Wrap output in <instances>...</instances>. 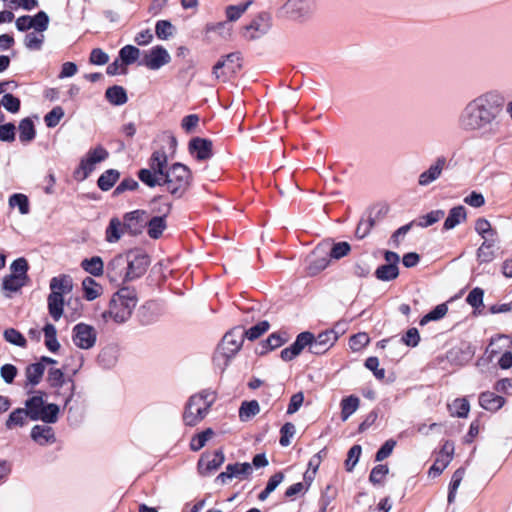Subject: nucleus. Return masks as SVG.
<instances>
[{"label": "nucleus", "instance_id": "nucleus-1", "mask_svg": "<svg viewBox=\"0 0 512 512\" xmlns=\"http://www.w3.org/2000/svg\"><path fill=\"white\" fill-rule=\"evenodd\" d=\"M504 97L495 90L484 92L469 100L457 117V125L465 133L490 139L499 134L500 115Z\"/></svg>", "mask_w": 512, "mask_h": 512}, {"label": "nucleus", "instance_id": "nucleus-2", "mask_svg": "<svg viewBox=\"0 0 512 512\" xmlns=\"http://www.w3.org/2000/svg\"><path fill=\"white\" fill-rule=\"evenodd\" d=\"M137 302L135 289L123 287L112 296L109 308L102 313V318L105 322L113 320L115 323H124L131 317Z\"/></svg>", "mask_w": 512, "mask_h": 512}, {"label": "nucleus", "instance_id": "nucleus-3", "mask_svg": "<svg viewBox=\"0 0 512 512\" xmlns=\"http://www.w3.org/2000/svg\"><path fill=\"white\" fill-rule=\"evenodd\" d=\"M168 168V156L165 150L158 149L148 159V167L140 169L137 176L144 185L154 188L163 185Z\"/></svg>", "mask_w": 512, "mask_h": 512}, {"label": "nucleus", "instance_id": "nucleus-4", "mask_svg": "<svg viewBox=\"0 0 512 512\" xmlns=\"http://www.w3.org/2000/svg\"><path fill=\"white\" fill-rule=\"evenodd\" d=\"M215 400L216 396L210 390H203L192 395L183 413L184 423L188 426H196L206 417Z\"/></svg>", "mask_w": 512, "mask_h": 512}, {"label": "nucleus", "instance_id": "nucleus-5", "mask_svg": "<svg viewBox=\"0 0 512 512\" xmlns=\"http://www.w3.org/2000/svg\"><path fill=\"white\" fill-rule=\"evenodd\" d=\"M192 173L190 169L179 162L169 166L165 175L163 185H166L167 191L175 198H181L190 186Z\"/></svg>", "mask_w": 512, "mask_h": 512}, {"label": "nucleus", "instance_id": "nucleus-6", "mask_svg": "<svg viewBox=\"0 0 512 512\" xmlns=\"http://www.w3.org/2000/svg\"><path fill=\"white\" fill-rule=\"evenodd\" d=\"M272 27V16L268 12L258 13L249 24L241 28L240 35L246 41H256L268 34Z\"/></svg>", "mask_w": 512, "mask_h": 512}, {"label": "nucleus", "instance_id": "nucleus-7", "mask_svg": "<svg viewBox=\"0 0 512 512\" xmlns=\"http://www.w3.org/2000/svg\"><path fill=\"white\" fill-rule=\"evenodd\" d=\"M109 156L108 151L102 146L90 149L86 156L81 159L78 168L74 172L77 180L86 179L94 170L95 165L106 160Z\"/></svg>", "mask_w": 512, "mask_h": 512}, {"label": "nucleus", "instance_id": "nucleus-8", "mask_svg": "<svg viewBox=\"0 0 512 512\" xmlns=\"http://www.w3.org/2000/svg\"><path fill=\"white\" fill-rule=\"evenodd\" d=\"M128 264L124 254L116 255L112 258L106 267V275L111 283L121 285L129 282V271L127 270Z\"/></svg>", "mask_w": 512, "mask_h": 512}, {"label": "nucleus", "instance_id": "nucleus-9", "mask_svg": "<svg viewBox=\"0 0 512 512\" xmlns=\"http://www.w3.org/2000/svg\"><path fill=\"white\" fill-rule=\"evenodd\" d=\"M244 342V333L240 330H232L224 335L218 346L217 353L227 360L232 358L241 349Z\"/></svg>", "mask_w": 512, "mask_h": 512}, {"label": "nucleus", "instance_id": "nucleus-10", "mask_svg": "<svg viewBox=\"0 0 512 512\" xmlns=\"http://www.w3.org/2000/svg\"><path fill=\"white\" fill-rule=\"evenodd\" d=\"M72 340L78 348L88 350L94 347L97 340V332L93 326L79 323L73 328Z\"/></svg>", "mask_w": 512, "mask_h": 512}, {"label": "nucleus", "instance_id": "nucleus-11", "mask_svg": "<svg viewBox=\"0 0 512 512\" xmlns=\"http://www.w3.org/2000/svg\"><path fill=\"white\" fill-rule=\"evenodd\" d=\"M127 270L129 271V280L133 281L145 274L150 261L149 257L139 251H129L124 254Z\"/></svg>", "mask_w": 512, "mask_h": 512}, {"label": "nucleus", "instance_id": "nucleus-12", "mask_svg": "<svg viewBox=\"0 0 512 512\" xmlns=\"http://www.w3.org/2000/svg\"><path fill=\"white\" fill-rule=\"evenodd\" d=\"M171 61L168 51L161 45L154 46L145 52L140 65H144L150 70H158Z\"/></svg>", "mask_w": 512, "mask_h": 512}, {"label": "nucleus", "instance_id": "nucleus-13", "mask_svg": "<svg viewBox=\"0 0 512 512\" xmlns=\"http://www.w3.org/2000/svg\"><path fill=\"white\" fill-rule=\"evenodd\" d=\"M330 264V258L327 252V245L320 244L318 245L313 252L310 254L308 258V266L307 271L309 275H317L324 269H326Z\"/></svg>", "mask_w": 512, "mask_h": 512}, {"label": "nucleus", "instance_id": "nucleus-14", "mask_svg": "<svg viewBox=\"0 0 512 512\" xmlns=\"http://www.w3.org/2000/svg\"><path fill=\"white\" fill-rule=\"evenodd\" d=\"M225 461L222 450L204 453L198 461V471L201 475H208L216 471Z\"/></svg>", "mask_w": 512, "mask_h": 512}, {"label": "nucleus", "instance_id": "nucleus-15", "mask_svg": "<svg viewBox=\"0 0 512 512\" xmlns=\"http://www.w3.org/2000/svg\"><path fill=\"white\" fill-rule=\"evenodd\" d=\"M454 454V443L445 441L434 464L429 469V475L432 477L439 476L449 465Z\"/></svg>", "mask_w": 512, "mask_h": 512}, {"label": "nucleus", "instance_id": "nucleus-16", "mask_svg": "<svg viewBox=\"0 0 512 512\" xmlns=\"http://www.w3.org/2000/svg\"><path fill=\"white\" fill-rule=\"evenodd\" d=\"M212 141L206 138L194 137L189 141L188 151L198 161H205L212 157Z\"/></svg>", "mask_w": 512, "mask_h": 512}, {"label": "nucleus", "instance_id": "nucleus-17", "mask_svg": "<svg viewBox=\"0 0 512 512\" xmlns=\"http://www.w3.org/2000/svg\"><path fill=\"white\" fill-rule=\"evenodd\" d=\"M338 335L334 330L321 332L315 337L310 346V352L315 355L326 353L337 341Z\"/></svg>", "mask_w": 512, "mask_h": 512}, {"label": "nucleus", "instance_id": "nucleus-18", "mask_svg": "<svg viewBox=\"0 0 512 512\" xmlns=\"http://www.w3.org/2000/svg\"><path fill=\"white\" fill-rule=\"evenodd\" d=\"M446 165L447 159L444 156L437 157L429 168L419 175L418 184L420 186H428L439 179Z\"/></svg>", "mask_w": 512, "mask_h": 512}, {"label": "nucleus", "instance_id": "nucleus-19", "mask_svg": "<svg viewBox=\"0 0 512 512\" xmlns=\"http://www.w3.org/2000/svg\"><path fill=\"white\" fill-rule=\"evenodd\" d=\"M285 9L293 18L300 19L309 16L314 11L313 0H288Z\"/></svg>", "mask_w": 512, "mask_h": 512}, {"label": "nucleus", "instance_id": "nucleus-20", "mask_svg": "<svg viewBox=\"0 0 512 512\" xmlns=\"http://www.w3.org/2000/svg\"><path fill=\"white\" fill-rule=\"evenodd\" d=\"M31 438L39 445H47L55 442L53 428L47 425H35L31 430Z\"/></svg>", "mask_w": 512, "mask_h": 512}, {"label": "nucleus", "instance_id": "nucleus-21", "mask_svg": "<svg viewBox=\"0 0 512 512\" xmlns=\"http://www.w3.org/2000/svg\"><path fill=\"white\" fill-rule=\"evenodd\" d=\"M49 288L51 293L64 296L65 294L70 293L73 289L72 278L66 274L55 276L50 280Z\"/></svg>", "mask_w": 512, "mask_h": 512}, {"label": "nucleus", "instance_id": "nucleus-22", "mask_svg": "<svg viewBox=\"0 0 512 512\" xmlns=\"http://www.w3.org/2000/svg\"><path fill=\"white\" fill-rule=\"evenodd\" d=\"M479 404L483 409L494 412L503 407L505 399L502 396L487 391L480 394Z\"/></svg>", "mask_w": 512, "mask_h": 512}, {"label": "nucleus", "instance_id": "nucleus-23", "mask_svg": "<svg viewBox=\"0 0 512 512\" xmlns=\"http://www.w3.org/2000/svg\"><path fill=\"white\" fill-rule=\"evenodd\" d=\"M81 268L92 276L99 277L104 273V263L101 257L93 256L81 261Z\"/></svg>", "mask_w": 512, "mask_h": 512}, {"label": "nucleus", "instance_id": "nucleus-24", "mask_svg": "<svg viewBox=\"0 0 512 512\" xmlns=\"http://www.w3.org/2000/svg\"><path fill=\"white\" fill-rule=\"evenodd\" d=\"M48 311L54 321H58L63 315L64 296L50 293L47 298Z\"/></svg>", "mask_w": 512, "mask_h": 512}, {"label": "nucleus", "instance_id": "nucleus-25", "mask_svg": "<svg viewBox=\"0 0 512 512\" xmlns=\"http://www.w3.org/2000/svg\"><path fill=\"white\" fill-rule=\"evenodd\" d=\"M498 241H494V238H489L487 241H483L481 246L477 250V259L480 263H489L495 258V244Z\"/></svg>", "mask_w": 512, "mask_h": 512}, {"label": "nucleus", "instance_id": "nucleus-26", "mask_svg": "<svg viewBox=\"0 0 512 512\" xmlns=\"http://www.w3.org/2000/svg\"><path fill=\"white\" fill-rule=\"evenodd\" d=\"M466 209L463 206H456L452 208L448 214V217L444 221V229L450 230L455 228L457 225L465 221Z\"/></svg>", "mask_w": 512, "mask_h": 512}, {"label": "nucleus", "instance_id": "nucleus-27", "mask_svg": "<svg viewBox=\"0 0 512 512\" xmlns=\"http://www.w3.org/2000/svg\"><path fill=\"white\" fill-rule=\"evenodd\" d=\"M106 99L113 105L120 106L127 102L128 97L122 86H112L106 90Z\"/></svg>", "mask_w": 512, "mask_h": 512}, {"label": "nucleus", "instance_id": "nucleus-28", "mask_svg": "<svg viewBox=\"0 0 512 512\" xmlns=\"http://www.w3.org/2000/svg\"><path fill=\"white\" fill-rule=\"evenodd\" d=\"M511 346L512 339L509 336L498 335L497 337L491 339L487 351L490 353V356L493 357L500 353L502 349H509Z\"/></svg>", "mask_w": 512, "mask_h": 512}, {"label": "nucleus", "instance_id": "nucleus-29", "mask_svg": "<svg viewBox=\"0 0 512 512\" xmlns=\"http://www.w3.org/2000/svg\"><path fill=\"white\" fill-rule=\"evenodd\" d=\"M340 405L341 419L346 421L359 408L360 399L357 396L350 395L343 398Z\"/></svg>", "mask_w": 512, "mask_h": 512}, {"label": "nucleus", "instance_id": "nucleus-30", "mask_svg": "<svg viewBox=\"0 0 512 512\" xmlns=\"http://www.w3.org/2000/svg\"><path fill=\"white\" fill-rule=\"evenodd\" d=\"M44 405V400L42 396H33L26 400L25 402V410L32 420H39L41 418L42 406Z\"/></svg>", "mask_w": 512, "mask_h": 512}, {"label": "nucleus", "instance_id": "nucleus-31", "mask_svg": "<svg viewBox=\"0 0 512 512\" xmlns=\"http://www.w3.org/2000/svg\"><path fill=\"white\" fill-rule=\"evenodd\" d=\"M36 135L34 123L30 118H24L19 123V140L22 143L31 142Z\"/></svg>", "mask_w": 512, "mask_h": 512}, {"label": "nucleus", "instance_id": "nucleus-32", "mask_svg": "<svg viewBox=\"0 0 512 512\" xmlns=\"http://www.w3.org/2000/svg\"><path fill=\"white\" fill-rule=\"evenodd\" d=\"M120 177V173L116 169H109L102 173L98 178V187L103 191L110 190Z\"/></svg>", "mask_w": 512, "mask_h": 512}, {"label": "nucleus", "instance_id": "nucleus-33", "mask_svg": "<svg viewBox=\"0 0 512 512\" xmlns=\"http://www.w3.org/2000/svg\"><path fill=\"white\" fill-rule=\"evenodd\" d=\"M84 297L88 301H93L100 296L102 287L91 277H86L82 281Z\"/></svg>", "mask_w": 512, "mask_h": 512}, {"label": "nucleus", "instance_id": "nucleus-34", "mask_svg": "<svg viewBox=\"0 0 512 512\" xmlns=\"http://www.w3.org/2000/svg\"><path fill=\"white\" fill-rule=\"evenodd\" d=\"M165 216H155L148 222V235L153 239H158L166 229Z\"/></svg>", "mask_w": 512, "mask_h": 512}, {"label": "nucleus", "instance_id": "nucleus-35", "mask_svg": "<svg viewBox=\"0 0 512 512\" xmlns=\"http://www.w3.org/2000/svg\"><path fill=\"white\" fill-rule=\"evenodd\" d=\"M45 336V345L51 352H57L60 348V343L57 340V331L54 325L47 323L43 328Z\"/></svg>", "mask_w": 512, "mask_h": 512}, {"label": "nucleus", "instance_id": "nucleus-36", "mask_svg": "<svg viewBox=\"0 0 512 512\" xmlns=\"http://www.w3.org/2000/svg\"><path fill=\"white\" fill-rule=\"evenodd\" d=\"M476 232L481 235L484 241H487L489 238H494V241H498V233L496 230L492 229L490 222L487 219L480 218L475 223Z\"/></svg>", "mask_w": 512, "mask_h": 512}, {"label": "nucleus", "instance_id": "nucleus-37", "mask_svg": "<svg viewBox=\"0 0 512 512\" xmlns=\"http://www.w3.org/2000/svg\"><path fill=\"white\" fill-rule=\"evenodd\" d=\"M141 51L133 45H126L119 51V57L122 64L128 66L133 64L140 57Z\"/></svg>", "mask_w": 512, "mask_h": 512}, {"label": "nucleus", "instance_id": "nucleus-38", "mask_svg": "<svg viewBox=\"0 0 512 512\" xmlns=\"http://www.w3.org/2000/svg\"><path fill=\"white\" fill-rule=\"evenodd\" d=\"M260 412L259 403L256 400L245 401L239 408V418L241 421H248Z\"/></svg>", "mask_w": 512, "mask_h": 512}, {"label": "nucleus", "instance_id": "nucleus-39", "mask_svg": "<svg viewBox=\"0 0 512 512\" xmlns=\"http://www.w3.org/2000/svg\"><path fill=\"white\" fill-rule=\"evenodd\" d=\"M227 470L232 478L245 479L252 473V465L248 462L228 464Z\"/></svg>", "mask_w": 512, "mask_h": 512}, {"label": "nucleus", "instance_id": "nucleus-40", "mask_svg": "<svg viewBox=\"0 0 512 512\" xmlns=\"http://www.w3.org/2000/svg\"><path fill=\"white\" fill-rule=\"evenodd\" d=\"M45 366L43 363L30 364L25 371L26 378L31 385H37L44 374Z\"/></svg>", "mask_w": 512, "mask_h": 512}, {"label": "nucleus", "instance_id": "nucleus-41", "mask_svg": "<svg viewBox=\"0 0 512 512\" xmlns=\"http://www.w3.org/2000/svg\"><path fill=\"white\" fill-rule=\"evenodd\" d=\"M9 206L11 208L17 207L22 215H26L30 212L28 197L21 193H16L10 196Z\"/></svg>", "mask_w": 512, "mask_h": 512}, {"label": "nucleus", "instance_id": "nucleus-42", "mask_svg": "<svg viewBox=\"0 0 512 512\" xmlns=\"http://www.w3.org/2000/svg\"><path fill=\"white\" fill-rule=\"evenodd\" d=\"M28 414L24 408H17L11 412L7 421L6 427L7 429H12L16 426H23L26 423V419L28 418Z\"/></svg>", "mask_w": 512, "mask_h": 512}, {"label": "nucleus", "instance_id": "nucleus-43", "mask_svg": "<svg viewBox=\"0 0 512 512\" xmlns=\"http://www.w3.org/2000/svg\"><path fill=\"white\" fill-rule=\"evenodd\" d=\"M27 281L28 280L23 279L21 277L9 274L3 278L2 288L3 290L8 292H17L27 284Z\"/></svg>", "mask_w": 512, "mask_h": 512}, {"label": "nucleus", "instance_id": "nucleus-44", "mask_svg": "<svg viewBox=\"0 0 512 512\" xmlns=\"http://www.w3.org/2000/svg\"><path fill=\"white\" fill-rule=\"evenodd\" d=\"M399 275L398 266L384 264L379 266L375 271V276L381 281H390Z\"/></svg>", "mask_w": 512, "mask_h": 512}, {"label": "nucleus", "instance_id": "nucleus-45", "mask_svg": "<svg viewBox=\"0 0 512 512\" xmlns=\"http://www.w3.org/2000/svg\"><path fill=\"white\" fill-rule=\"evenodd\" d=\"M465 475V470L463 468L457 469L451 478V482L449 485V493H448V503H453L456 497V492L458 487L460 486Z\"/></svg>", "mask_w": 512, "mask_h": 512}, {"label": "nucleus", "instance_id": "nucleus-46", "mask_svg": "<svg viewBox=\"0 0 512 512\" xmlns=\"http://www.w3.org/2000/svg\"><path fill=\"white\" fill-rule=\"evenodd\" d=\"M448 312V306L445 303L437 305L432 311L423 316L420 325L424 326L430 321H436L443 318Z\"/></svg>", "mask_w": 512, "mask_h": 512}, {"label": "nucleus", "instance_id": "nucleus-47", "mask_svg": "<svg viewBox=\"0 0 512 512\" xmlns=\"http://www.w3.org/2000/svg\"><path fill=\"white\" fill-rule=\"evenodd\" d=\"M351 251V246L348 242L342 241L334 243L328 253V256L331 259L339 260L349 254Z\"/></svg>", "mask_w": 512, "mask_h": 512}, {"label": "nucleus", "instance_id": "nucleus-48", "mask_svg": "<svg viewBox=\"0 0 512 512\" xmlns=\"http://www.w3.org/2000/svg\"><path fill=\"white\" fill-rule=\"evenodd\" d=\"M214 432L211 428H208L201 433L195 435L190 442V448L192 451H199L202 449L206 442L213 436Z\"/></svg>", "mask_w": 512, "mask_h": 512}, {"label": "nucleus", "instance_id": "nucleus-49", "mask_svg": "<svg viewBox=\"0 0 512 512\" xmlns=\"http://www.w3.org/2000/svg\"><path fill=\"white\" fill-rule=\"evenodd\" d=\"M28 262L25 258H18L16 260H14L11 265H10V275H13V276H18V277H21L23 279H26L28 280V275H27V272H28Z\"/></svg>", "mask_w": 512, "mask_h": 512}, {"label": "nucleus", "instance_id": "nucleus-50", "mask_svg": "<svg viewBox=\"0 0 512 512\" xmlns=\"http://www.w3.org/2000/svg\"><path fill=\"white\" fill-rule=\"evenodd\" d=\"M449 409L453 416H457L460 418L467 417L470 405L466 399H455L451 405H449Z\"/></svg>", "mask_w": 512, "mask_h": 512}, {"label": "nucleus", "instance_id": "nucleus-51", "mask_svg": "<svg viewBox=\"0 0 512 512\" xmlns=\"http://www.w3.org/2000/svg\"><path fill=\"white\" fill-rule=\"evenodd\" d=\"M222 61H226L225 69L230 74H235L241 69V54L238 52L230 53L225 57L221 58Z\"/></svg>", "mask_w": 512, "mask_h": 512}, {"label": "nucleus", "instance_id": "nucleus-52", "mask_svg": "<svg viewBox=\"0 0 512 512\" xmlns=\"http://www.w3.org/2000/svg\"><path fill=\"white\" fill-rule=\"evenodd\" d=\"M99 363L106 368H110L117 362L116 350L114 348H105L98 355Z\"/></svg>", "mask_w": 512, "mask_h": 512}, {"label": "nucleus", "instance_id": "nucleus-53", "mask_svg": "<svg viewBox=\"0 0 512 512\" xmlns=\"http://www.w3.org/2000/svg\"><path fill=\"white\" fill-rule=\"evenodd\" d=\"M251 1L241 3L238 5H231L226 8V17L229 21L238 20L248 9Z\"/></svg>", "mask_w": 512, "mask_h": 512}, {"label": "nucleus", "instance_id": "nucleus-54", "mask_svg": "<svg viewBox=\"0 0 512 512\" xmlns=\"http://www.w3.org/2000/svg\"><path fill=\"white\" fill-rule=\"evenodd\" d=\"M4 339L16 346L25 347L26 339L25 337L16 329L8 328L3 333Z\"/></svg>", "mask_w": 512, "mask_h": 512}, {"label": "nucleus", "instance_id": "nucleus-55", "mask_svg": "<svg viewBox=\"0 0 512 512\" xmlns=\"http://www.w3.org/2000/svg\"><path fill=\"white\" fill-rule=\"evenodd\" d=\"M59 407L56 404H48L42 406L41 418L45 423H55L57 421Z\"/></svg>", "mask_w": 512, "mask_h": 512}, {"label": "nucleus", "instance_id": "nucleus-56", "mask_svg": "<svg viewBox=\"0 0 512 512\" xmlns=\"http://www.w3.org/2000/svg\"><path fill=\"white\" fill-rule=\"evenodd\" d=\"M64 117V110L61 106L54 107L49 113H47L44 117V121L47 127L53 128L56 127L61 119Z\"/></svg>", "mask_w": 512, "mask_h": 512}, {"label": "nucleus", "instance_id": "nucleus-57", "mask_svg": "<svg viewBox=\"0 0 512 512\" xmlns=\"http://www.w3.org/2000/svg\"><path fill=\"white\" fill-rule=\"evenodd\" d=\"M173 25L167 20H159L155 26V33L161 40H167L173 34Z\"/></svg>", "mask_w": 512, "mask_h": 512}, {"label": "nucleus", "instance_id": "nucleus-58", "mask_svg": "<svg viewBox=\"0 0 512 512\" xmlns=\"http://www.w3.org/2000/svg\"><path fill=\"white\" fill-rule=\"evenodd\" d=\"M370 342V337L368 336L367 333H357L353 336L350 337V340H349V347L353 350V351H360L361 349H363L365 346H367Z\"/></svg>", "mask_w": 512, "mask_h": 512}, {"label": "nucleus", "instance_id": "nucleus-59", "mask_svg": "<svg viewBox=\"0 0 512 512\" xmlns=\"http://www.w3.org/2000/svg\"><path fill=\"white\" fill-rule=\"evenodd\" d=\"M44 41L42 33L31 32L26 34L24 44L30 50H40Z\"/></svg>", "mask_w": 512, "mask_h": 512}, {"label": "nucleus", "instance_id": "nucleus-60", "mask_svg": "<svg viewBox=\"0 0 512 512\" xmlns=\"http://www.w3.org/2000/svg\"><path fill=\"white\" fill-rule=\"evenodd\" d=\"M269 327L270 325L268 321H261L243 333L249 340L253 341L263 335Z\"/></svg>", "mask_w": 512, "mask_h": 512}, {"label": "nucleus", "instance_id": "nucleus-61", "mask_svg": "<svg viewBox=\"0 0 512 512\" xmlns=\"http://www.w3.org/2000/svg\"><path fill=\"white\" fill-rule=\"evenodd\" d=\"M121 222L118 219H111L106 230V240L110 243L117 242L120 237Z\"/></svg>", "mask_w": 512, "mask_h": 512}, {"label": "nucleus", "instance_id": "nucleus-62", "mask_svg": "<svg viewBox=\"0 0 512 512\" xmlns=\"http://www.w3.org/2000/svg\"><path fill=\"white\" fill-rule=\"evenodd\" d=\"M445 213L443 210H434L420 218L419 226L428 227L434 223L440 221L444 217Z\"/></svg>", "mask_w": 512, "mask_h": 512}, {"label": "nucleus", "instance_id": "nucleus-63", "mask_svg": "<svg viewBox=\"0 0 512 512\" xmlns=\"http://www.w3.org/2000/svg\"><path fill=\"white\" fill-rule=\"evenodd\" d=\"M296 432L295 425L291 422L285 423L280 430V444L284 447L288 446L291 442V438L294 436Z\"/></svg>", "mask_w": 512, "mask_h": 512}, {"label": "nucleus", "instance_id": "nucleus-64", "mask_svg": "<svg viewBox=\"0 0 512 512\" xmlns=\"http://www.w3.org/2000/svg\"><path fill=\"white\" fill-rule=\"evenodd\" d=\"M32 28H34L37 32H44L48 28L49 17L44 11L38 12L34 17H32Z\"/></svg>", "mask_w": 512, "mask_h": 512}]
</instances>
